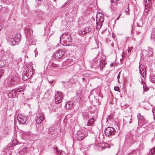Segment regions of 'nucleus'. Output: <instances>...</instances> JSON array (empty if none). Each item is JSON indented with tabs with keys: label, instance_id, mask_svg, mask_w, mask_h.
<instances>
[{
	"label": "nucleus",
	"instance_id": "obj_25",
	"mask_svg": "<svg viewBox=\"0 0 155 155\" xmlns=\"http://www.w3.org/2000/svg\"><path fill=\"white\" fill-rule=\"evenodd\" d=\"M54 149L57 154H59V155H62V150H59L57 147H55Z\"/></svg>",
	"mask_w": 155,
	"mask_h": 155
},
{
	"label": "nucleus",
	"instance_id": "obj_34",
	"mask_svg": "<svg viewBox=\"0 0 155 155\" xmlns=\"http://www.w3.org/2000/svg\"><path fill=\"white\" fill-rule=\"evenodd\" d=\"M144 2L145 5H146L150 2L151 0H144Z\"/></svg>",
	"mask_w": 155,
	"mask_h": 155
},
{
	"label": "nucleus",
	"instance_id": "obj_18",
	"mask_svg": "<svg viewBox=\"0 0 155 155\" xmlns=\"http://www.w3.org/2000/svg\"><path fill=\"white\" fill-rule=\"evenodd\" d=\"M25 32L27 35H30L32 33V31L29 27L27 28L25 30Z\"/></svg>",
	"mask_w": 155,
	"mask_h": 155
},
{
	"label": "nucleus",
	"instance_id": "obj_26",
	"mask_svg": "<svg viewBox=\"0 0 155 155\" xmlns=\"http://www.w3.org/2000/svg\"><path fill=\"white\" fill-rule=\"evenodd\" d=\"M6 56L7 58H10L12 57V54L10 53V52L9 51H8L6 52Z\"/></svg>",
	"mask_w": 155,
	"mask_h": 155
},
{
	"label": "nucleus",
	"instance_id": "obj_40",
	"mask_svg": "<svg viewBox=\"0 0 155 155\" xmlns=\"http://www.w3.org/2000/svg\"><path fill=\"white\" fill-rule=\"evenodd\" d=\"M126 11L127 12H128L129 13V5H128V8H127L126 10Z\"/></svg>",
	"mask_w": 155,
	"mask_h": 155
},
{
	"label": "nucleus",
	"instance_id": "obj_10",
	"mask_svg": "<svg viewBox=\"0 0 155 155\" xmlns=\"http://www.w3.org/2000/svg\"><path fill=\"white\" fill-rule=\"evenodd\" d=\"M62 97L60 93H58L55 95L54 100L56 103L59 104L61 102Z\"/></svg>",
	"mask_w": 155,
	"mask_h": 155
},
{
	"label": "nucleus",
	"instance_id": "obj_52",
	"mask_svg": "<svg viewBox=\"0 0 155 155\" xmlns=\"http://www.w3.org/2000/svg\"><path fill=\"white\" fill-rule=\"evenodd\" d=\"M121 15H122V13H120L119 14V16L120 17L121 16Z\"/></svg>",
	"mask_w": 155,
	"mask_h": 155
},
{
	"label": "nucleus",
	"instance_id": "obj_49",
	"mask_svg": "<svg viewBox=\"0 0 155 155\" xmlns=\"http://www.w3.org/2000/svg\"><path fill=\"white\" fill-rule=\"evenodd\" d=\"M114 64L113 63H112L110 64V66L111 67H113V66Z\"/></svg>",
	"mask_w": 155,
	"mask_h": 155
},
{
	"label": "nucleus",
	"instance_id": "obj_36",
	"mask_svg": "<svg viewBox=\"0 0 155 155\" xmlns=\"http://www.w3.org/2000/svg\"><path fill=\"white\" fill-rule=\"evenodd\" d=\"M114 90L116 91H117L119 92L120 91V88L118 87H114Z\"/></svg>",
	"mask_w": 155,
	"mask_h": 155
},
{
	"label": "nucleus",
	"instance_id": "obj_11",
	"mask_svg": "<svg viewBox=\"0 0 155 155\" xmlns=\"http://www.w3.org/2000/svg\"><path fill=\"white\" fill-rule=\"evenodd\" d=\"M43 15L42 12H38L37 17L36 19V22L37 23H40L43 19Z\"/></svg>",
	"mask_w": 155,
	"mask_h": 155
},
{
	"label": "nucleus",
	"instance_id": "obj_50",
	"mask_svg": "<svg viewBox=\"0 0 155 155\" xmlns=\"http://www.w3.org/2000/svg\"><path fill=\"white\" fill-rule=\"evenodd\" d=\"M120 18V17H119V16L117 18V20H118L119 19V18Z\"/></svg>",
	"mask_w": 155,
	"mask_h": 155
},
{
	"label": "nucleus",
	"instance_id": "obj_17",
	"mask_svg": "<svg viewBox=\"0 0 155 155\" xmlns=\"http://www.w3.org/2000/svg\"><path fill=\"white\" fill-rule=\"evenodd\" d=\"M21 35L19 34L16 35L14 37V39L16 41V42L18 43L21 40Z\"/></svg>",
	"mask_w": 155,
	"mask_h": 155
},
{
	"label": "nucleus",
	"instance_id": "obj_12",
	"mask_svg": "<svg viewBox=\"0 0 155 155\" xmlns=\"http://www.w3.org/2000/svg\"><path fill=\"white\" fill-rule=\"evenodd\" d=\"M44 120V116L42 114L40 115L39 116L36 117L35 119L36 122L38 124H40Z\"/></svg>",
	"mask_w": 155,
	"mask_h": 155
},
{
	"label": "nucleus",
	"instance_id": "obj_53",
	"mask_svg": "<svg viewBox=\"0 0 155 155\" xmlns=\"http://www.w3.org/2000/svg\"><path fill=\"white\" fill-rule=\"evenodd\" d=\"M82 80H83V81H84V80H85V78H82Z\"/></svg>",
	"mask_w": 155,
	"mask_h": 155
},
{
	"label": "nucleus",
	"instance_id": "obj_37",
	"mask_svg": "<svg viewBox=\"0 0 155 155\" xmlns=\"http://www.w3.org/2000/svg\"><path fill=\"white\" fill-rule=\"evenodd\" d=\"M120 72H119L118 74L117 77V78L118 79V81H118V83L119 82V78H120Z\"/></svg>",
	"mask_w": 155,
	"mask_h": 155
},
{
	"label": "nucleus",
	"instance_id": "obj_48",
	"mask_svg": "<svg viewBox=\"0 0 155 155\" xmlns=\"http://www.w3.org/2000/svg\"><path fill=\"white\" fill-rule=\"evenodd\" d=\"M100 28H101L100 27H99V26H98V25H97V29H100Z\"/></svg>",
	"mask_w": 155,
	"mask_h": 155
},
{
	"label": "nucleus",
	"instance_id": "obj_16",
	"mask_svg": "<svg viewBox=\"0 0 155 155\" xmlns=\"http://www.w3.org/2000/svg\"><path fill=\"white\" fill-rule=\"evenodd\" d=\"M9 43L11 45L13 46H14L18 43V42H16V41L14 39V38H11L10 39Z\"/></svg>",
	"mask_w": 155,
	"mask_h": 155
},
{
	"label": "nucleus",
	"instance_id": "obj_45",
	"mask_svg": "<svg viewBox=\"0 0 155 155\" xmlns=\"http://www.w3.org/2000/svg\"><path fill=\"white\" fill-rule=\"evenodd\" d=\"M3 27V26H2V25H0V31L2 29V28H3V27Z\"/></svg>",
	"mask_w": 155,
	"mask_h": 155
},
{
	"label": "nucleus",
	"instance_id": "obj_20",
	"mask_svg": "<svg viewBox=\"0 0 155 155\" xmlns=\"http://www.w3.org/2000/svg\"><path fill=\"white\" fill-rule=\"evenodd\" d=\"M153 49L150 47L148 48V54L149 56H153Z\"/></svg>",
	"mask_w": 155,
	"mask_h": 155
},
{
	"label": "nucleus",
	"instance_id": "obj_38",
	"mask_svg": "<svg viewBox=\"0 0 155 155\" xmlns=\"http://www.w3.org/2000/svg\"><path fill=\"white\" fill-rule=\"evenodd\" d=\"M51 66L54 68H56L57 66V65L54 63H52L51 64Z\"/></svg>",
	"mask_w": 155,
	"mask_h": 155
},
{
	"label": "nucleus",
	"instance_id": "obj_1",
	"mask_svg": "<svg viewBox=\"0 0 155 155\" xmlns=\"http://www.w3.org/2000/svg\"><path fill=\"white\" fill-rule=\"evenodd\" d=\"M60 42L65 46H69L71 44V37L68 32L63 33L60 37Z\"/></svg>",
	"mask_w": 155,
	"mask_h": 155
},
{
	"label": "nucleus",
	"instance_id": "obj_14",
	"mask_svg": "<svg viewBox=\"0 0 155 155\" xmlns=\"http://www.w3.org/2000/svg\"><path fill=\"white\" fill-rule=\"evenodd\" d=\"M73 103L71 101L67 102L66 103L65 107L66 109H70L72 107Z\"/></svg>",
	"mask_w": 155,
	"mask_h": 155
},
{
	"label": "nucleus",
	"instance_id": "obj_9",
	"mask_svg": "<svg viewBox=\"0 0 155 155\" xmlns=\"http://www.w3.org/2000/svg\"><path fill=\"white\" fill-rule=\"evenodd\" d=\"M27 118L21 114H19L18 116V120L20 124H24L26 121Z\"/></svg>",
	"mask_w": 155,
	"mask_h": 155
},
{
	"label": "nucleus",
	"instance_id": "obj_30",
	"mask_svg": "<svg viewBox=\"0 0 155 155\" xmlns=\"http://www.w3.org/2000/svg\"><path fill=\"white\" fill-rule=\"evenodd\" d=\"M27 148L26 147H25V149H23L21 150H20L19 152L20 154H22L23 153H26L27 151L26 150H26L27 149Z\"/></svg>",
	"mask_w": 155,
	"mask_h": 155
},
{
	"label": "nucleus",
	"instance_id": "obj_31",
	"mask_svg": "<svg viewBox=\"0 0 155 155\" xmlns=\"http://www.w3.org/2000/svg\"><path fill=\"white\" fill-rule=\"evenodd\" d=\"M23 90V88L22 87H20L19 88H17L15 90V92H20L21 91Z\"/></svg>",
	"mask_w": 155,
	"mask_h": 155
},
{
	"label": "nucleus",
	"instance_id": "obj_7",
	"mask_svg": "<svg viewBox=\"0 0 155 155\" xmlns=\"http://www.w3.org/2000/svg\"><path fill=\"white\" fill-rule=\"evenodd\" d=\"M23 72L25 73V74H28L30 76H31L33 73L32 67L30 65L28 66H25Z\"/></svg>",
	"mask_w": 155,
	"mask_h": 155
},
{
	"label": "nucleus",
	"instance_id": "obj_44",
	"mask_svg": "<svg viewBox=\"0 0 155 155\" xmlns=\"http://www.w3.org/2000/svg\"><path fill=\"white\" fill-rule=\"evenodd\" d=\"M132 120L131 118L130 119V121H129V123H132Z\"/></svg>",
	"mask_w": 155,
	"mask_h": 155
},
{
	"label": "nucleus",
	"instance_id": "obj_29",
	"mask_svg": "<svg viewBox=\"0 0 155 155\" xmlns=\"http://www.w3.org/2000/svg\"><path fill=\"white\" fill-rule=\"evenodd\" d=\"M150 80L152 83H155V75H152L150 77Z\"/></svg>",
	"mask_w": 155,
	"mask_h": 155
},
{
	"label": "nucleus",
	"instance_id": "obj_2",
	"mask_svg": "<svg viewBox=\"0 0 155 155\" xmlns=\"http://www.w3.org/2000/svg\"><path fill=\"white\" fill-rule=\"evenodd\" d=\"M9 82V85H15L18 83L19 79L18 74L15 71L12 72L11 74V77L8 78L6 81Z\"/></svg>",
	"mask_w": 155,
	"mask_h": 155
},
{
	"label": "nucleus",
	"instance_id": "obj_47",
	"mask_svg": "<svg viewBox=\"0 0 155 155\" xmlns=\"http://www.w3.org/2000/svg\"><path fill=\"white\" fill-rule=\"evenodd\" d=\"M152 150H153V151H154V154L155 153V147L152 149Z\"/></svg>",
	"mask_w": 155,
	"mask_h": 155
},
{
	"label": "nucleus",
	"instance_id": "obj_27",
	"mask_svg": "<svg viewBox=\"0 0 155 155\" xmlns=\"http://www.w3.org/2000/svg\"><path fill=\"white\" fill-rule=\"evenodd\" d=\"M105 64V63L104 61H100L99 63V66L100 67L101 69H103V68L104 67Z\"/></svg>",
	"mask_w": 155,
	"mask_h": 155
},
{
	"label": "nucleus",
	"instance_id": "obj_28",
	"mask_svg": "<svg viewBox=\"0 0 155 155\" xmlns=\"http://www.w3.org/2000/svg\"><path fill=\"white\" fill-rule=\"evenodd\" d=\"M132 47H129L128 49L127 50V51H125L124 52V54H127V53H128V54H130L131 53L132 50Z\"/></svg>",
	"mask_w": 155,
	"mask_h": 155
},
{
	"label": "nucleus",
	"instance_id": "obj_22",
	"mask_svg": "<svg viewBox=\"0 0 155 155\" xmlns=\"http://www.w3.org/2000/svg\"><path fill=\"white\" fill-rule=\"evenodd\" d=\"M151 38L155 41V29H153L152 31Z\"/></svg>",
	"mask_w": 155,
	"mask_h": 155
},
{
	"label": "nucleus",
	"instance_id": "obj_24",
	"mask_svg": "<svg viewBox=\"0 0 155 155\" xmlns=\"http://www.w3.org/2000/svg\"><path fill=\"white\" fill-rule=\"evenodd\" d=\"M44 127L43 125H40L38 127L37 129V132H41L43 130Z\"/></svg>",
	"mask_w": 155,
	"mask_h": 155
},
{
	"label": "nucleus",
	"instance_id": "obj_42",
	"mask_svg": "<svg viewBox=\"0 0 155 155\" xmlns=\"http://www.w3.org/2000/svg\"><path fill=\"white\" fill-rule=\"evenodd\" d=\"M69 2L68 1H67V2H66L64 4V6H66V5H67V4H69V2Z\"/></svg>",
	"mask_w": 155,
	"mask_h": 155
},
{
	"label": "nucleus",
	"instance_id": "obj_5",
	"mask_svg": "<svg viewBox=\"0 0 155 155\" xmlns=\"http://www.w3.org/2000/svg\"><path fill=\"white\" fill-rule=\"evenodd\" d=\"M67 51L63 49L57 51L54 54V56L57 59H59L63 57L67 52Z\"/></svg>",
	"mask_w": 155,
	"mask_h": 155
},
{
	"label": "nucleus",
	"instance_id": "obj_46",
	"mask_svg": "<svg viewBox=\"0 0 155 155\" xmlns=\"http://www.w3.org/2000/svg\"><path fill=\"white\" fill-rule=\"evenodd\" d=\"M53 82V80H51V81H49V83H52Z\"/></svg>",
	"mask_w": 155,
	"mask_h": 155
},
{
	"label": "nucleus",
	"instance_id": "obj_41",
	"mask_svg": "<svg viewBox=\"0 0 155 155\" xmlns=\"http://www.w3.org/2000/svg\"><path fill=\"white\" fill-rule=\"evenodd\" d=\"M113 118V116L112 115L109 116L108 118H107L108 119H111Z\"/></svg>",
	"mask_w": 155,
	"mask_h": 155
},
{
	"label": "nucleus",
	"instance_id": "obj_13",
	"mask_svg": "<svg viewBox=\"0 0 155 155\" xmlns=\"http://www.w3.org/2000/svg\"><path fill=\"white\" fill-rule=\"evenodd\" d=\"M18 141L15 138H14L13 139L11 143L8 144V146L7 147V149H9V148L13 146L16 145L18 143Z\"/></svg>",
	"mask_w": 155,
	"mask_h": 155
},
{
	"label": "nucleus",
	"instance_id": "obj_23",
	"mask_svg": "<svg viewBox=\"0 0 155 155\" xmlns=\"http://www.w3.org/2000/svg\"><path fill=\"white\" fill-rule=\"evenodd\" d=\"M84 30L86 33H87L90 32L91 31V27L89 26L85 28Z\"/></svg>",
	"mask_w": 155,
	"mask_h": 155
},
{
	"label": "nucleus",
	"instance_id": "obj_21",
	"mask_svg": "<svg viewBox=\"0 0 155 155\" xmlns=\"http://www.w3.org/2000/svg\"><path fill=\"white\" fill-rule=\"evenodd\" d=\"M137 119L138 120V123L139 121H142V120H144V117L143 116H142L140 113L138 114L137 116Z\"/></svg>",
	"mask_w": 155,
	"mask_h": 155
},
{
	"label": "nucleus",
	"instance_id": "obj_39",
	"mask_svg": "<svg viewBox=\"0 0 155 155\" xmlns=\"http://www.w3.org/2000/svg\"><path fill=\"white\" fill-rule=\"evenodd\" d=\"M144 11H145V12H146L147 13L148 12V11H149L148 8H146V6H145Z\"/></svg>",
	"mask_w": 155,
	"mask_h": 155
},
{
	"label": "nucleus",
	"instance_id": "obj_33",
	"mask_svg": "<svg viewBox=\"0 0 155 155\" xmlns=\"http://www.w3.org/2000/svg\"><path fill=\"white\" fill-rule=\"evenodd\" d=\"M79 95V94H78V95L77 94V97H76V100L78 102L80 101V99L81 98V97H80Z\"/></svg>",
	"mask_w": 155,
	"mask_h": 155
},
{
	"label": "nucleus",
	"instance_id": "obj_3",
	"mask_svg": "<svg viewBox=\"0 0 155 155\" xmlns=\"http://www.w3.org/2000/svg\"><path fill=\"white\" fill-rule=\"evenodd\" d=\"M83 117L84 121L87 122V125H85V127L87 126H90V127L88 129L92 128V125H93L94 123V119L93 118H91L90 117L89 114L85 113L83 114Z\"/></svg>",
	"mask_w": 155,
	"mask_h": 155
},
{
	"label": "nucleus",
	"instance_id": "obj_54",
	"mask_svg": "<svg viewBox=\"0 0 155 155\" xmlns=\"http://www.w3.org/2000/svg\"><path fill=\"white\" fill-rule=\"evenodd\" d=\"M93 68H96V67H95V66H93Z\"/></svg>",
	"mask_w": 155,
	"mask_h": 155
},
{
	"label": "nucleus",
	"instance_id": "obj_32",
	"mask_svg": "<svg viewBox=\"0 0 155 155\" xmlns=\"http://www.w3.org/2000/svg\"><path fill=\"white\" fill-rule=\"evenodd\" d=\"M153 150L151 149L150 151L148 153V155H153L154 154V151Z\"/></svg>",
	"mask_w": 155,
	"mask_h": 155
},
{
	"label": "nucleus",
	"instance_id": "obj_19",
	"mask_svg": "<svg viewBox=\"0 0 155 155\" xmlns=\"http://www.w3.org/2000/svg\"><path fill=\"white\" fill-rule=\"evenodd\" d=\"M55 128L54 127H50L48 130V134L50 135H53L54 132Z\"/></svg>",
	"mask_w": 155,
	"mask_h": 155
},
{
	"label": "nucleus",
	"instance_id": "obj_35",
	"mask_svg": "<svg viewBox=\"0 0 155 155\" xmlns=\"http://www.w3.org/2000/svg\"><path fill=\"white\" fill-rule=\"evenodd\" d=\"M86 33L85 32V31L84 30L83 31H79V34L80 35H83L85 34Z\"/></svg>",
	"mask_w": 155,
	"mask_h": 155
},
{
	"label": "nucleus",
	"instance_id": "obj_4",
	"mask_svg": "<svg viewBox=\"0 0 155 155\" xmlns=\"http://www.w3.org/2000/svg\"><path fill=\"white\" fill-rule=\"evenodd\" d=\"M116 130L113 127H108L104 131L105 134L107 136L114 135L116 133Z\"/></svg>",
	"mask_w": 155,
	"mask_h": 155
},
{
	"label": "nucleus",
	"instance_id": "obj_43",
	"mask_svg": "<svg viewBox=\"0 0 155 155\" xmlns=\"http://www.w3.org/2000/svg\"><path fill=\"white\" fill-rule=\"evenodd\" d=\"M119 0H112L113 3H115L118 1Z\"/></svg>",
	"mask_w": 155,
	"mask_h": 155
},
{
	"label": "nucleus",
	"instance_id": "obj_15",
	"mask_svg": "<svg viewBox=\"0 0 155 155\" xmlns=\"http://www.w3.org/2000/svg\"><path fill=\"white\" fill-rule=\"evenodd\" d=\"M22 76V79L25 81L29 79L31 76H29L28 74H25V72H23Z\"/></svg>",
	"mask_w": 155,
	"mask_h": 155
},
{
	"label": "nucleus",
	"instance_id": "obj_6",
	"mask_svg": "<svg viewBox=\"0 0 155 155\" xmlns=\"http://www.w3.org/2000/svg\"><path fill=\"white\" fill-rule=\"evenodd\" d=\"M86 136H87L85 135L82 130L78 131L75 135L76 139L79 140H82Z\"/></svg>",
	"mask_w": 155,
	"mask_h": 155
},
{
	"label": "nucleus",
	"instance_id": "obj_55",
	"mask_svg": "<svg viewBox=\"0 0 155 155\" xmlns=\"http://www.w3.org/2000/svg\"><path fill=\"white\" fill-rule=\"evenodd\" d=\"M145 89H144V90H143V91H145Z\"/></svg>",
	"mask_w": 155,
	"mask_h": 155
},
{
	"label": "nucleus",
	"instance_id": "obj_51",
	"mask_svg": "<svg viewBox=\"0 0 155 155\" xmlns=\"http://www.w3.org/2000/svg\"><path fill=\"white\" fill-rule=\"evenodd\" d=\"M120 18V17H119V16L117 18V20H118L119 19V18Z\"/></svg>",
	"mask_w": 155,
	"mask_h": 155
},
{
	"label": "nucleus",
	"instance_id": "obj_8",
	"mask_svg": "<svg viewBox=\"0 0 155 155\" xmlns=\"http://www.w3.org/2000/svg\"><path fill=\"white\" fill-rule=\"evenodd\" d=\"M139 72L141 76L143 78H145L146 77V69L144 66L143 65L139 66Z\"/></svg>",
	"mask_w": 155,
	"mask_h": 155
}]
</instances>
